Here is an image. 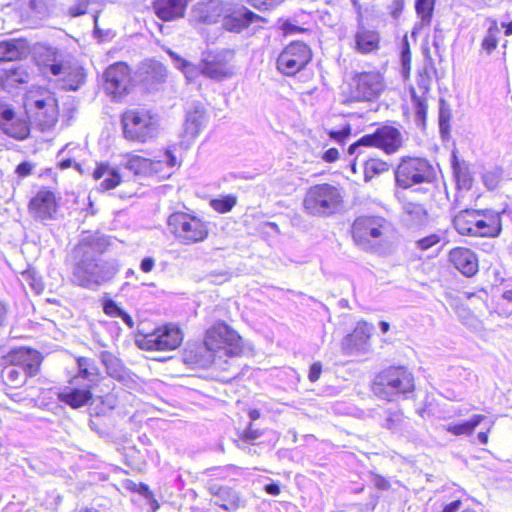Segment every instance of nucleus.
<instances>
[{"mask_svg": "<svg viewBox=\"0 0 512 512\" xmlns=\"http://www.w3.org/2000/svg\"><path fill=\"white\" fill-rule=\"evenodd\" d=\"M74 252L76 262L71 279L78 286L95 289L111 280L118 271L116 261L101 259V244L94 237L83 238L75 247Z\"/></svg>", "mask_w": 512, "mask_h": 512, "instance_id": "1", "label": "nucleus"}, {"mask_svg": "<svg viewBox=\"0 0 512 512\" xmlns=\"http://www.w3.org/2000/svg\"><path fill=\"white\" fill-rule=\"evenodd\" d=\"M351 235L360 249L384 253L391 246L395 231L392 223L384 217L360 216L352 223Z\"/></svg>", "mask_w": 512, "mask_h": 512, "instance_id": "2", "label": "nucleus"}, {"mask_svg": "<svg viewBox=\"0 0 512 512\" xmlns=\"http://www.w3.org/2000/svg\"><path fill=\"white\" fill-rule=\"evenodd\" d=\"M204 344L213 353V363L218 367L227 363L225 357L235 361L243 352L240 335L224 322L216 323L206 331Z\"/></svg>", "mask_w": 512, "mask_h": 512, "instance_id": "3", "label": "nucleus"}, {"mask_svg": "<svg viewBox=\"0 0 512 512\" xmlns=\"http://www.w3.org/2000/svg\"><path fill=\"white\" fill-rule=\"evenodd\" d=\"M343 203L340 189L329 183L316 184L306 190L303 211L313 217H329L337 213Z\"/></svg>", "mask_w": 512, "mask_h": 512, "instance_id": "4", "label": "nucleus"}, {"mask_svg": "<svg viewBox=\"0 0 512 512\" xmlns=\"http://www.w3.org/2000/svg\"><path fill=\"white\" fill-rule=\"evenodd\" d=\"M43 72L57 77L67 90H77L85 79L82 66L70 54L54 48L48 49Z\"/></svg>", "mask_w": 512, "mask_h": 512, "instance_id": "5", "label": "nucleus"}, {"mask_svg": "<svg viewBox=\"0 0 512 512\" xmlns=\"http://www.w3.org/2000/svg\"><path fill=\"white\" fill-rule=\"evenodd\" d=\"M24 107L31 123L41 131H50L58 122V102L49 91H30Z\"/></svg>", "mask_w": 512, "mask_h": 512, "instance_id": "6", "label": "nucleus"}, {"mask_svg": "<svg viewBox=\"0 0 512 512\" xmlns=\"http://www.w3.org/2000/svg\"><path fill=\"white\" fill-rule=\"evenodd\" d=\"M124 138L139 143L155 139L159 132L158 117L144 108L125 111L121 117Z\"/></svg>", "mask_w": 512, "mask_h": 512, "instance_id": "7", "label": "nucleus"}, {"mask_svg": "<svg viewBox=\"0 0 512 512\" xmlns=\"http://www.w3.org/2000/svg\"><path fill=\"white\" fill-rule=\"evenodd\" d=\"M414 389V378L405 367H389L380 372L373 383V393L384 400H394Z\"/></svg>", "mask_w": 512, "mask_h": 512, "instance_id": "8", "label": "nucleus"}, {"mask_svg": "<svg viewBox=\"0 0 512 512\" xmlns=\"http://www.w3.org/2000/svg\"><path fill=\"white\" fill-rule=\"evenodd\" d=\"M453 225L462 235L495 237L501 231L499 214L485 216L475 210H463L454 216Z\"/></svg>", "mask_w": 512, "mask_h": 512, "instance_id": "9", "label": "nucleus"}, {"mask_svg": "<svg viewBox=\"0 0 512 512\" xmlns=\"http://www.w3.org/2000/svg\"><path fill=\"white\" fill-rule=\"evenodd\" d=\"M168 228L175 238L185 245L204 241L208 236L207 224L194 215L176 212L169 216Z\"/></svg>", "mask_w": 512, "mask_h": 512, "instance_id": "10", "label": "nucleus"}, {"mask_svg": "<svg viewBox=\"0 0 512 512\" xmlns=\"http://www.w3.org/2000/svg\"><path fill=\"white\" fill-rule=\"evenodd\" d=\"M434 178V168L423 158H402L395 170L396 184L403 189H408L417 184L431 183Z\"/></svg>", "mask_w": 512, "mask_h": 512, "instance_id": "11", "label": "nucleus"}, {"mask_svg": "<svg viewBox=\"0 0 512 512\" xmlns=\"http://www.w3.org/2000/svg\"><path fill=\"white\" fill-rule=\"evenodd\" d=\"M401 132L393 126H382L374 133L362 136L357 142L350 145V155L359 156L363 147H378L387 153H394L402 146Z\"/></svg>", "mask_w": 512, "mask_h": 512, "instance_id": "12", "label": "nucleus"}, {"mask_svg": "<svg viewBox=\"0 0 512 512\" xmlns=\"http://www.w3.org/2000/svg\"><path fill=\"white\" fill-rule=\"evenodd\" d=\"M183 341L182 331L172 325H164L147 334H138L136 344L142 350L171 351L180 346Z\"/></svg>", "mask_w": 512, "mask_h": 512, "instance_id": "13", "label": "nucleus"}, {"mask_svg": "<svg viewBox=\"0 0 512 512\" xmlns=\"http://www.w3.org/2000/svg\"><path fill=\"white\" fill-rule=\"evenodd\" d=\"M312 57L310 48L303 42L287 45L277 58V69L284 75L292 76L301 71Z\"/></svg>", "mask_w": 512, "mask_h": 512, "instance_id": "14", "label": "nucleus"}, {"mask_svg": "<svg viewBox=\"0 0 512 512\" xmlns=\"http://www.w3.org/2000/svg\"><path fill=\"white\" fill-rule=\"evenodd\" d=\"M383 90L384 81L380 73H357L352 79L349 100L371 102L377 99Z\"/></svg>", "mask_w": 512, "mask_h": 512, "instance_id": "15", "label": "nucleus"}, {"mask_svg": "<svg viewBox=\"0 0 512 512\" xmlns=\"http://www.w3.org/2000/svg\"><path fill=\"white\" fill-rule=\"evenodd\" d=\"M235 52L232 49H222L208 53L203 59V75L207 78L221 81L236 74L233 64Z\"/></svg>", "mask_w": 512, "mask_h": 512, "instance_id": "16", "label": "nucleus"}, {"mask_svg": "<svg viewBox=\"0 0 512 512\" xmlns=\"http://www.w3.org/2000/svg\"><path fill=\"white\" fill-rule=\"evenodd\" d=\"M104 89L114 100H121L129 93L131 74L127 64L117 62L110 65L104 73Z\"/></svg>", "mask_w": 512, "mask_h": 512, "instance_id": "17", "label": "nucleus"}, {"mask_svg": "<svg viewBox=\"0 0 512 512\" xmlns=\"http://www.w3.org/2000/svg\"><path fill=\"white\" fill-rule=\"evenodd\" d=\"M0 130L11 138L24 140L29 135L30 126L28 121L18 115L11 105L0 101Z\"/></svg>", "mask_w": 512, "mask_h": 512, "instance_id": "18", "label": "nucleus"}, {"mask_svg": "<svg viewBox=\"0 0 512 512\" xmlns=\"http://www.w3.org/2000/svg\"><path fill=\"white\" fill-rule=\"evenodd\" d=\"M28 211L33 219L44 224L54 220L58 211V203L54 193L46 189L39 190L30 200Z\"/></svg>", "mask_w": 512, "mask_h": 512, "instance_id": "19", "label": "nucleus"}, {"mask_svg": "<svg viewBox=\"0 0 512 512\" xmlns=\"http://www.w3.org/2000/svg\"><path fill=\"white\" fill-rule=\"evenodd\" d=\"M91 384H81L78 378H73L68 386H65L58 393L61 402L76 409L90 403L92 399Z\"/></svg>", "mask_w": 512, "mask_h": 512, "instance_id": "20", "label": "nucleus"}, {"mask_svg": "<svg viewBox=\"0 0 512 512\" xmlns=\"http://www.w3.org/2000/svg\"><path fill=\"white\" fill-rule=\"evenodd\" d=\"M5 359L10 364L20 368L29 377L35 376L38 373L42 362L40 353L29 348L15 349Z\"/></svg>", "mask_w": 512, "mask_h": 512, "instance_id": "21", "label": "nucleus"}, {"mask_svg": "<svg viewBox=\"0 0 512 512\" xmlns=\"http://www.w3.org/2000/svg\"><path fill=\"white\" fill-rule=\"evenodd\" d=\"M373 327L366 322H359L354 331L347 335L341 344L345 355L364 353L368 350V341L370 339Z\"/></svg>", "mask_w": 512, "mask_h": 512, "instance_id": "22", "label": "nucleus"}, {"mask_svg": "<svg viewBox=\"0 0 512 512\" xmlns=\"http://www.w3.org/2000/svg\"><path fill=\"white\" fill-rule=\"evenodd\" d=\"M223 13V7L219 0H207L196 3L190 13L192 24L216 23Z\"/></svg>", "mask_w": 512, "mask_h": 512, "instance_id": "23", "label": "nucleus"}, {"mask_svg": "<svg viewBox=\"0 0 512 512\" xmlns=\"http://www.w3.org/2000/svg\"><path fill=\"white\" fill-rule=\"evenodd\" d=\"M207 489L212 496V503L220 508L232 512L236 511L241 504V498L237 491L228 486H221L216 483H208Z\"/></svg>", "mask_w": 512, "mask_h": 512, "instance_id": "24", "label": "nucleus"}, {"mask_svg": "<svg viewBox=\"0 0 512 512\" xmlns=\"http://www.w3.org/2000/svg\"><path fill=\"white\" fill-rule=\"evenodd\" d=\"M259 19H261V17L248 10L246 7H235L223 17V27L227 31L240 33L251 23Z\"/></svg>", "mask_w": 512, "mask_h": 512, "instance_id": "25", "label": "nucleus"}, {"mask_svg": "<svg viewBox=\"0 0 512 512\" xmlns=\"http://www.w3.org/2000/svg\"><path fill=\"white\" fill-rule=\"evenodd\" d=\"M379 40L378 32L368 29L364 26L362 20H359L352 48L358 53L368 54L379 48Z\"/></svg>", "mask_w": 512, "mask_h": 512, "instance_id": "26", "label": "nucleus"}, {"mask_svg": "<svg viewBox=\"0 0 512 512\" xmlns=\"http://www.w3.org/2000/svg\"><path fill=\"white\" fill-rule=\"evenodd\" d=\"M449 259L456 269L467 277L478 271V261L473 251L467 248H454L449 253Z\"/></svg>", "mask_w": 512, "mask_h": 512, "instance_id": "27", "label": "nucleus"}, {"mask_svg": "<svg viewBox=\"0 0 512 512\" xmlns=\"http://www.w3.org/2000/svg\"><path fill=\"white\" fill-rule=\"evenodd\" d=\"M93 178L95 180L103 179L99 183V189L101 191L114 189L121 182V176L119 174L118 169L104 163L99 164L95 168L93 172Z\"/></svg>", "mask_w": 512, "mask_h": 512, "instance_id": "28", "label": "nucleus"}, {"mask_svg": "<svg viewBox=\"0 0 512 512\" xmlns=\"http://www.w3.org/2000/svg\"><path fill=\"white\" fill-rule=\"evenodd\" d=\"M152 164L151 175H158L161 178L169 177L174 168L179 166L176 156L170 150H166L159 159L152 160Z\"/></svg>", "mask_w": 512, "mask_h": 512, "instance_id": "29", "label": "nucleus"}, {"mask_svg": "<svg viewBox=\"0 0 512 512\" xmlns=\"http://www.w3.org/2000/svg\"><path fill=\"white\" fill-rule=\"evenodd\" d=\"M26 54V45L21 40L0 42V62L16 61Z\"/></svg>", "mask_w": 512, "mask_h": 512, "instance_id": "30", "label": "nucleus"}, {"mask_svg": "<svg viewBox=\"0 0 512 512\" xmlns=\"http://www.w3.org/2000/svg\"><path fill=\"white\" fill-rule=\"evenodd\" d=\"M100 359L109 376L119 381H125L128 375L121 361L117 357L108 351H102Z\"/></svg>", "mask_w": 512, "mask_h": 512, "instance_id": "31", "label": "nucleus"}, {"mask_svg": "<svg viewBox=\"0 0 512 512\" xmlns=\"http://www.w3.org/2000/svg\"><path fill=\"white\" fill-rule=\"evenodd\" d=\"M383 427L394 432L404 433L408 432L409 423L406 420L403 412L399 409H389L386 411V416L383 422Z\"/></svg>", "mask_w": 512, "mask_h": 512, "instance_id": "32", "label": "nucleus"}, {"mask_svg": "<svg viewBox=\"0 0 512 512\" xmlns=\"http://www.w3.org/2000/svg\"><path fill=\"white\" fill-rule=\"evenodd\" d=\"M175 67L184 74L188 81L195 80L199 75H203V61L199 65H195L185 59H182L174 52H170Z\"/></svg>", "mask_w": 512, "mask_h": 512, "instance_id": "33", "label": "nucleus"}, {"mask_svg": "<svg viewBox=\"0 0 512 512\" xmlns=\"http://www.w3.org/2000/svg\"><path fill=\"white\" fill-rule=\"evenodd\" d=\"M484 419H486L484 415L476 414L462 423L448 424L444 429L455 436L470 435Z\"/></svg>", "mask_w": 512, "mask_h": 512, "instance_id": "34", "label": "nucleus"}, {"mask_svg": "<svg viewBox=\"0 0 512 512\" xmlns=\"http://www.w3.org/2000/svg\"><path fill=\"white\" fill-rule=\"evenodd\" d=\"M79 372L74 378L86 380L85 384H94L98 381V368L90 361V359L81 357L77 360Z\"/></svg>", "mask_w": 512, "mask_h": 512, "instance_id": "35", "label": "nucleus"}, {"mask_svg": "<svg viewBox=\"0 0 512 512\" xmlns=\"http://www.w3.org/2000/svg\"><path fill=\"white\" fill-rule=\"evenodd\" d=\"M125 167L135 175H151L152 160L139 155H129Z\"/></svg>", "mask_w": 512, "mask_h": 512, "instance_id": "36", "label": "nucleus"}, {"mask_svg": "<svg viewBox=\"0 0 512 512\" xmlns=\"http://www.w3.org/2000/svg\"><path fill=\"white\" fill-rule=\"evenodd\" d=\"M403 211L406 215V221L411 225H420L426 221L427 212L421 204L406 203L403 205Z\"/></svg>", "mask_w": 512, "mask_h": 512, "instance_id": "37", "label": "nucleus"}, {"mask_svg": "<svg viewBox=\"0 0 512 512\" xmlns=\"http://www.w3.org/2000/svg\"><path fill=\"white\" fill-rule=\"evenodd\" d=\"M205 124V115L202 110L189 111L186 117V132L195 137Z\"/></svg>", "mask_w": 512, "mask_h": 512, "instance_id": "38", "label": "nucleus"}, {"mask_svg": "<svg viewBox=\"0 0 512 512\" xmlns=\"http://www.w3.org/2000/svg\"><path fill=\"white\" fill-rule=\"evenodd\" d=\"M1 376L5 383L11 387H19L25 382L27 377L24 371L10 363L2 370Z\"/></svg>", "mask_w": 512, "mask_h": 512, "instance_id": "39", "label": "nucleus"}, {"mask_svg": "<svg viewBox=\"0 0 512 512\" xmlns=\"http://www.w3.org/2000/svg\"><path fill=\"white\" fill-rule=\"evenodd\" d=\"M435 1L436 0H415V10L421 20V26L430 25L433 17Z\"/></svg>", "mask_w": 512, "mask_h": 512, "instance_id": "40", "label": "nucleus"}, {"mask_svg": "<svg viewBox=\"0 0 512 512\" xmlns=\"http://www.w3.org/2000/svg\"><path fill=\"white\" fill-rule=\"evenodd\" d=\"M389 170L387 162L380 159H369L365 161L364 165V179L365 181L371 180L373 177L380 175Z\"/></svg>", "mask_w": 512, "mask_h": 512, "instance_id": "41", "label": "nucleus"}, {"mask_svg": "<svg viewBox=\"0 0 512 512\" xmlns=\"http://www.w3.org/2000/svg\"><path fill=\"white\" fill-rule=\"evenodd\" d=\"M500 34V28L495 20L490 21L487 33L482 41V49L490 54L498 44V36Z\"/></svg>", "mask_w": 512, "mask_h": 512, "instance_id": "42", "label": "nucleus"}, {"mask_svg": "<svg viewBox=\"0 0 512 512\" xmlns=\"http://www.w3.org/2000/svg\"><path fill=\"white\" fill-rule=\"evenodd\" d=\"M412 102L415 109L416 121L424 126L427 112L426 98L424 96H418L412 91Z\"/></svg>", "mask_w": 512, "mask_h": 512, "instance_id": "43", "label": "nucleus"}, {"mask_svg": "<svg viewBox=\"0 0 512 512\" xmlns=\"http://www.w3.org/2000/svg\"><path fill=\"white\" fill-rule=\"evenodd\" d=\"M237 199L233 195H227L225 197L219 199H213L211 201V206L214 210L219 213L229 212L236 204Z\"/></svg>", "mask_w": 512, "mask_h": 512, "instance_id": "44", "label": "nucleus"}, {"mask_svg": "<svg viewBox=\"0 0 512 512\" xmlns=\"http://www.w3.org/2000/svg\"><path fill=\"white\" fill-rule=\"evenodd\" d=\"M6 74L11 83L23 84L29 81V74L23 67L9 69Z\"/></svg>", "mask_w": 512, "mask_h": 512, "instance_id": "45", "label": "nucleus"}, {"mask_svg": "<svg viewBox=\"0 0 512 512\" xmlns=\"http://www.w3.org/2000/svg\"><path fill=\"white\" fill-rule=\"evenodd\" d=\"M501 176L502 172L499 169H494L491 171H486L482 178L485 186L490 190H494L497 188L501 180Z\"/></svg>", "mask_w": 512, "mask_h": 512, "instance_id": "46", "label": "nucleus"}, {"mask_svg": "<svg viewBox=\"0 0 512 512\" xmlns=\"http://www.w3.org/2000/svg\"><path fill=\"white\" fill-rule=\"evenodd\" d=\"M450 116V109L445 105L443 101H441L439 109V128L442 133H445L449 130Z\"/></svg>", "mask_w": 512, "mask_h": 512, "instance_id": "47", "label": "nucleus"}, {"mask_svg": "<svg viewBox=\"0 0 512 512\" xmlns=\"http://www.w3.org/2000/svg\"><path fill=\"white\" fill-rule=\"evenodd\" d=\"M351 134V126L349 124H345L341 129L339 130H329L328 135L331 139L343 144L345 140L350 136Z\"/></svg>", "mask_w": 512, "mask_h": 512, "instance_id": "48", "label": "nucleus"}, {"mask_svg": "<svg viewBox=\"0 0 512 512\" xmlns=\"http://www.w3.org/2000/svg\"><path fill=\"white\" fill-rule=\"evenodd\" d=\"M90 0H76L74 5H71L68 9V13L72 17H78L87 12Z\"/></svg>", "mask_w": 512, "mask_h": 512, "instance_id": "49", "label": "nucleus"}, {"mask_svg": "<svg viewBox=\"0 0 512 512\" xmlns=\"http://www.w3.org/2000/svg\"><path fill=\"white\" fill-rule=\"evenodd\" d=\"M103 310L106 315L110 317H120L123 310L113 300H105L103 303Z\"/></svg>", "mask_w": 512, "mask_h": 512, "instance_id": "50", "label": "nucleus"}, {"mask_svg": "<svg viewBox=\"0 0 512 512\" xmlns=\"http://www.w3.org/2000/svg\"><path fill=\"white\" fill-rule=\"evenodd\" d=\"M440 242V237L436 234H431L417 241L418 248L427 250Z\"/></svg>", "mask_w": 512, "mask_h": 512, "instance_id": "51", "label": "nucleus"}, {"mask_svg": "<svg viewBox=\"0 0 512 512\" xmlns=\"http://www.w3.org/2000/svg\"><path fill=\"white\" fill-rule=\"evenodd\" d=\"M253 7L257 9L267 10L283 0H247Z\"/></svg>", "mask_w": 512, "mask_h": 512, "instance_id": "52", "label": "nucleus"}, {"mask_svg": "<svg viewBox=\"0 0 512 512\" xmlns=\"http://www.w3.org/2000/svg\"><path fill=\"white\" fill-rule=\"evenodd\" d=\"M322 366L319 362L313 363L310 367L308 378L311 382H316L321 375Z\"/></svg>", "mask_w": 512, "mask_h": 512, "instance_id": "53", "label": "nucleus"}, {"mask_svg": "<svg viewBox=\"0 0 512 512\" xmlns=\"http://www.w3.org/2000/svg\"><path fill=\"white\" fill-rule=\"evenodd\" d=\"M32 165L28 162H23V163H20L17 168H16V172L19 176L21 177H26L28 176L31 171H32Z\"/></svg>", "mask_w": 512, "mask_h": 512, "instance_id": "54", "label": "nucleus"}, {"mask_svg": "<svg viewBox=\"0 0 512 512\" xmlns=\"http://www.w3.org/2000/svg\"><path fill=\"white\" fill-rule=\"evenodd\" d=\"M322 158L324 161L332 163L339 158V152L336 148H330L324 152Z\"/></svg>", "mask_w": 512, "mask_h": 512, "instance_id": "55", "label": "nucleus"}, {"mask_svg": "<svg viewBox=\"0 0 512 512\" xmlns=\"http://www.w3.org/2000/svg\"><path fill=\"white\" fill-rule=\"evenodd\" d=\"M261 433L258 430H253L251 425L247 428V430L243 434V439L247 442H253L257 438H259Z\"/></svg>", "mask_w": 512, "mask_h": 512, "instance_id": "56", "label": "nucleus"}, {"mask_svg": "<svg viewBox=\"0 0 512 512\" xmlns=\"http://www.w3.org/2000/svg\"><path fill=\"white\" fill-rule=\"evenodd\" d=\"M155 261L151 257H146L141 261L140 268L143 272L148 273L153 270Z\"/></svg>", "mask_w": 512, "mask_h": 512, "instance_id": "57", "label": "nucleus"}, {"mask_svg": "<svg viewBox=\"0 0 512 512\" xmlns=\"http://www.w3.org/2000/svg\"><path fill=\"white\" fill-rule=\"evenodd\" d=\"M460 505L461 502L459 500L453 501L444 507L443 512H457L460 508Z\"/></svg>", "mask_w": 512, "mask_h": 512, "instance_id": "58", "label": "nucleus"}, {"mask_svg": "<svg viewBox=\"0 0 512 512\" xmlns=\"http://www.w3.org/2000/svg\"><path fill=\"white\" fill-rule=\"evenodd\" d=\"M264 489L270 495H278L280 493V487L275 483L267 484Z\"/></svg>", "mask_w": 512, "mask_h": 512, "instance_id": "59", "label": "nucleus"}, {"mask_svg": "<svg viewBox=\"0 0 512 512\" xmlns=\"http://www.w3.org/2000/svg\"><path fill=\"white\" fill-rule=\"evenodd\" d=\"M119 318H121L128 327L132 328L134 326L132 317L128 313H126L124 310L121 313Z\"/></svg>", "mask_w": 512, "mask_h": 512, "instance_id": "60", "label": "nucleus"}, {"mask_svg": "<svg viewBox=\"0 0 512 512\" xmlns=\"http://www.w3.org/2000/svg\"><path fill=\"white\" fill-rule=\"evenodd\" d=\"M284 30H285L286 34H293L295 32L302 31L301 28H299L295 25H292V24H286L284 27Z\"/></svg>", "mask_w": 512, "mask_h": 512, "instance_id": "61", "label": "nucleus"}, {"mask_svg": "<svg viewBox=\"0 0 512 512\" xmlns=\"http://www.w3.org/2000/svg\"><path fill=\"white\" fill-rule=\"evenodd\" d=\"M6 314L7 307L3 302L0 301V325H2L4 320L6 319Z\"/></svg>", "mask_w": 512, "mask_h": 512, "instance_id": "62", "label": "nucleus"}, {"mask_svg": "<svg viewBox=\"0 0 512 512\" xmlns=\"http://www.w3.org/2000/svg\"><path fill=\"white\" fill-rule=\"evenodd\" d=\"M409 62H410V51H409V48H406L402 52V63H403V66L406 67L409 64Z\"/></svg>", "mask_w": 512, "mask_h": 512, "instance_id": "63", "label": "nucleus"}, {"mask_svg": "<svg viewBox=\"0 0 512 512\" xmlns=\"http://www.w3.org/2000/svg\"><path fill=\"white\" fill-rule=\"evenodd\" d=\"M376 486L379 488V489H383V490H386L389 488V483L387 480L383 479V478H379L377 479L376 481Z\"/></svg>", "mask_w": 512, "mask_h": 512, "instance_id": "64", "label": "nucleus"}]
</instances>
